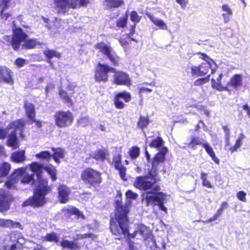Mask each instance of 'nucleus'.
<instances>
[{"mask_svg":"<svg viewBox=\"0 0 250 250\" xmlns=\"http://www.w3.org/2000/svg\"><path fill=\"white\" fill-rule=\"evenodd\" d=\"M156 193H151V191H148L146 193V196L144 200L146 202V204L148 206H154L157 205Z\"/></svg>","mask_w":250,"mask_h":250,"instance_id":"nucleus-31","label":"nucleus"},{"mask_svg":"<svg viewBox=\"0 0 250 250\" xmlns=\"http://www.w3.org/2000/svg\"><path fill=\"white\" fill-rule=\"evenodd\" d=\"M113 75V83L117 85H131V80L127 74L121 71H116Z\"/></svg>","mask_w":250,"mask_h":250,"instance_id":"nucleus-14","label":"nucleus"},{"mask_svg":"<svg viewBox=\"0 0 250 250\" xmlns=\"http://www.w3.org/2000/svg\"><path fill=\"white\" fill-rule=\"evenodd\" d=\"M140 148L136 146H132L129 149V156L132 159H135L138 158L140 155Z\"/></svg>","mask_w":250,"mask_h":250,"instance_id":"nucleus-42","label":"nucleus"},{"mask_svg":"<svg viewBox=\"0 0 250 250\" xmlns=\"http://www.w3.org/2000/svg\"><path fill=\"white\" fill-rule=\"evenodd\" d=\"M77 123L79 125L85 127L88 125L89 120L87 117H82L77 120Z\"/></svg>","mask_w":250,"mask_h":250,"instance_id":"nucleus-54","label":"nucleus"},{"mask_svg":"<svg viewBox=\"0 0 250 250\" xmlns=\"http://www.w3.org/2000/svg\"><path fill=\"white\" fill-rule=\"evenodd\" d=\"M25 125L24 121L22 120H18L13 121L7 127H8V133L10 132V134L8 136L7 142L8 146L15 149L19 147L20 145L16 136V132L19 131L21 135L22 136V131L24 129Z\"/></svg>","mask_w":250,"mask_h":250,"instance_id":"nucleus-5","label":"nucleus"},{"mask_svg":"<svg viewBox=\"0 0 250 250\" xmlns=\"http://www.w3.org/2000/svg\"><path fill=\"white\" fill-rule=\"evenodd\" d=\"M243 108L246 111L247 115L250 117V107L246 104L243 106Z\"/></svg>","mask_w":250,"mask_h":250,"instance_id":"nucleus-64","label":"nucleus"},{"mask_svg":"<svg viewBox=\"0 0 250 250\" xmlns=\"http://www.w3.org/2000/svg\"><path fill=\"white\" fill-rule=\"evenodd\" d=\"M149 85V86H153V84L151 83H144L142 85H140L138 87V90L140 94H141L142 93L146 92V93H150L152 91V89L151 88H148L146 87V86Z\"/></svg>","mask_w":250,"mask_h":250,"instance_id":"nucleus-45","label":"nucleus"},{"mask_svg":"<svg viewBox=\"0 0 250 250\" xmlns=\"http://www.w3.org/2000/svg\"><path fill=\"white\" fill-rule=\"evenodd\" d=\"M24 108L27 117L31 120L35 121V110L34 105L30 103L25 102L24 104Z\"/></svg>","mask_w":250,"mask_h":250,"instance_id":"nucleus-29","label":"nucleus"},{"mask_svg":"<svg viewBox=\"0 0 250 250\" xmlns=\"http://www.w3.org/2000/svg\"><path fill=\"white\" fill-rule=\"evenodd\" d=\"M169 198V196L163 192H159L156 194L157 203L164 204Z\"/></svg>","mask_w":250,"mask_h":250,"instance_id":"nucleus-48","label":"nucleus"},{"mask_svg":"<svg viewBox=\"0 0 250 250\" xmlns=\"http://www.w3.org/2000/svg\"><path fill=\"white\" fill-rule=\"evenodd\" d=\"M25 150H19L14 152L11 156V159L13 162L21 163L23 162L26 159Z\"/></svg>","mask_w":250,"mask_h":250,"instance_id":"nucleus-28","label":"nucleus"},{"mask_svg":"<svg viewBox=\"0 0 250 250\" xmlns=\"http://www.w3.org/2000/svg\"><path fill=\"white\" fill-rule=\"evenodd\" d=\"M149 124V118L147 116H140L137 123L138 127L141 129L146 127Z\"/></svg>","mask_w":250,"mask_h":250,"instance_id":"nucleus-43","label":"nucleus"},{"mask_svg":"<svg viewBox=\"0 0 250 250\" xmlns=\"http://www.w3.org/2000/svg\"><path fill=\"white\" fill-rule=\"evenodd\" d=\"M156 175V173L150 170L149 176L137 177L134 182V187L145 191L150 190L151 193L157 192L160 190V187L155 184V177Z\"/></svg>","mask_w":250,"mask_h":250,"instance_id":"nucleus-4","label":"nucleus"},{"mask_svg":"<svg viewBox=\"0 0 250 250\" xmlns=\"http://www.w3.org/2000/svg\"><path fill=\"white\" fill-rule=\"evenodd\" d=\"M223 77L222 73L218 74L217 76L214 75L211 79V86L213 89H215L219 91H226L228 90L226 86H224L222 84L221 79Z\"/></svg>","mask_w":250,"mask_h":250,"instance_id":"nucleus-21","label":"nucleus"},{"mask_svg":"<svg viewBox=\"0 0 250 250\" xmlns=\"http://www.w3.org/2000/svg\"><path fill=\"white\" fill-rule=\"evenodd\" d=\"M125 196L128 200L125 206L122 205L119 200L116 201V212L115 218L110 220L111 231L115 235L120 236L123 234L125 236H128L131 238H135L138 234L144 239L149 238L150 235L149 229L143 225L138 226L137 229L133 233H129L127 214L129 211V206L131 204L130 200L136 199L138 195L131 190H128L125 193Z\"/></svg>","mask_w":250,"mask_h":250,"instance_id":"nucleus-1","label":"nucleus"},{"mask_svg":"<svg viewBox=\"0 0 250 250\" xmlns=\"http://www.w3.org/2000/svg\"><path fill=\"white\" fill-rule=\"evenodd\" d=\"M11 169V165L8 163H3L0 165V174L4 177L6 176Z\"/></svg>","mask_w":250,"mask_h":250,"instance_id":"nucleus-38","label":"nucleus"},{"mask_svg":"<svg viewBox=\"0 0 250 250\" xmlns=\"http://www.w3.org/2000/svg\"><path fill=\"white\" fill-rule=\"evenodd\" d=\"M95 48L106 56L113 63L117 64L119 63L120 60L119 57L113 51L110 46L107 45L103 42H101L95 45Z\"/></svg>","mask_w":250,"mask_h":250,"instance_id":"nucleus-11","label":"nucleus"},{"mask_svg":"<svg viewBox=\"0 0 250 250\" xmlns=\"http://www.w3.org/2000/svg\"><path fill=\"white\" fill-rule=\"evenodd\" d=\"M0 81L11 85L14 83L12 72L9 68L4 66L0 67Z\"/></svg>","mask_w":250,"mask_h":250,"instance_id":"nucleus-18","label":"nucleus"},{"mask_svg":"<svg viewBox=\"0 0 250 250\" xmlns=\"http://www.w3.org/2000/svg\"><path fill=\"white\" fill-rule=\"evenodd\" d=\"M176 2L179 4L181 7L184 8L187 5L188 1L187 0H176Z\"/></svg>","mask_w":250,"mask_h":250,"instance_id":"nucleus-62","label":"nucleus"},{"mask_svg":"<svg viewBox=\"0 0 250 250\" xmlns=\"http://www.w3.org/2000/svg\"><path fill=\"white\" fill-rule=\"evenodd\" d=\"M29 167L31 170L34 173L33 174L35 173L37 176V180L33 181V185L42 184L44 183H45V184H48L46 179L44 178L42 175L43 168L50 175L53 181H54L57 179L56 176V169L52 165L46 166L43 167L42 165L37 162H33L29 165Z\"/></svg>","mask_w":250,"mask_h":250,"instance_id":"nucleus-3","label":"nucleus"},{"mask_svg":"<svg viewBox=\"0 0 250 250\" xmlns=\"http://www.w3.org/2000/svg\"><path fill=\"white\" fill-rule=\"evenodd\" d=\"M202 146L205 148L206 152L211 157L212 161L215 163L219 164L220 160L216 156L215 152L210 145L205 141L204 144H203Z\"/></svg>","mask_w":250,"mask_h":250,"instance_id":"nucleus-25","label":"nucleus"},{"mask_svg":"<svg viewBox=\"0 0 250 250\" xmlns=\"http://www.w3.org/2000/svg\"><path fill=\"white\" fill-rule=\"evenodd\" d=\"M165 142L160 137H157L156 138L152 141L149 144V146L151 147L157 148L159 151L163 148H166L164 146Z\"/></svg>","mask_w":250,"mask_h":250,"instance_id":"nucleus-32","label":"nucleus"},{"mask_svg":"<svg viewBox=\"0 0 250 250\" xmlns=\"http://www.w3.org/2000/svg\"><path fill=\"white\" fill-rule=\"evenodd\" d=\"M167 152V148H163L155 155L151 162L152 168L150 170L157 174L158 166L164 162L165 156Z\"/></svg>","mask_w":250,"mask_h":250,"instance_id":"nucleus-13","label":"nucleus"},{"mask_svg":"<svg viewBox=\"0 0 250 250\" xmlns=\"http://www.w3.org/2000/svg\"><path fill=\"white\" fill-rule=\"evenodd\" d=\"M0 226L13 227V228H20L21 224L18 222H14L10 220H3L0 219Z\"/></svg>","mask_w":250,"mask_h":250,"instance_id":"nucleus-37","label":"nucleus"},{"mask_svg":"<svg viewBox=\"0 0 250 250\" xmlns=\"http://www.w3.org/2000/svg\"><path fill=\"white\" fill-rule=\"evenodd\" d=\"M39 44L40 42L36 39L27 40L26 39L21 44V46L22 48L30 49L35 48Z\"/></svg>","mask_w":250,"mask_h":250,"instance_id":"nucleus-34","label":"nucleus"},{"mask_svg":"<svg viewBox=\"0 0 250 250\" xmlns=\"http://www.w3.org/2000/svg\"><path fill=\"white\" fill-rule=\"evenodd\" d=\"M60 246L63 249H68L70 250H79L82 247L79 242L70 241L67 240H62L60 243Z\"/></svg>","mask_w":250,"mask_h":250,"instance_id":"nucleus-22","label":"nucleus"},{"mask_svg":"<svg viewBox=\"0 0 250 250\" xmlns=\"http://www.w3.org/2000/svg\"><path fill=\"white\" fill-rule=\"evenodd\" d=\"M10 239L12 243H14L17 245V248L20 249L21 246L25 243L24 238L19 233L13 232L10 234Z\"/></svg>","mask_w":250,"mask_h":250,"instance_id":"nucleus-27","label":"nucleus"},{"mask_svg":"<svg viewBox=\"0 0 250 250\" xmlns=\"http://www.w3.org/2000/svg\"><path fill=\"white\" fill-rule=\"evenodd\" d=\"M58 199L61 203H66L69 199V188L64 185H60L58 188Z\"/></svg>","mask_w":250,"mask_h":250,"instance_id":"nucleus-20","label":"nucleus"},{"mask_svg":"<svg viewBox=\"0 0 250 250\" xmlns=\"http://www.w3.org/2000/svg\"><path fill=\"white\" fill-rule=\"evenodd\" d=\"M11 200V195L6 193L4 190H0V212L6 211L9 208V203Z\"/></svg>","mask_w":250,"mask_h":250,"instance_id":"nucleus-17","label":"nucleus"},{"mask_svg":"<svg viewBox=\"0 0 250 250\" xmlns=\"http://www.w3.org/2000/svg\"><path fill=\"white\" fill-rule=\"evenodd\" d=\"M8 127L5 129L0 128V138L1 139H4L6 135L8 134L7 131Z\"/></svg>","mask_w":250,"mask_h":250,"instance_id":"nucleus-61","label":"nucleus"},{"mask_svg":"<svg viewBox=\"0 0 250 250\" xmlns=\"http://www.w3.org/2000/svg\"><path fill=\"white\" fill-rule=\"evenodd\" d=\"M56 125L60 128L70 126L74 120L73 113L69 111H59L54 116Z\"/></svg>","mask_w":250,"mask_h":250,"instance_id":"nucleus-8","label":"nucleus"},{"mask_svg":"<svg viewBox=\"0 0 250 250\" xmlns=\"http://www.w3.org/2000/svg\"><path fill=\"white\" fill-rule=\"evenodd\" d=\"M82 180L85 183L94 186L102 182L101 174L99 172L90 168H86L81 175Z\"/></svg>","mask_w":250,"mask_h":250,"instance_id":"nucleus-9","label":"nucleus"},{"mask_svg":"<svg viewBox=\"0 0 250 250\" xmlns=\"http://www.w3.org/2000/svg\"><path fill=\"white\" fill-rule=\"evenodd\" d=\"M129 250H140V246L138 243L130 241L129 242Z\"/></svg>","mask_w":250,"mask_h":250,"instance_id":"nucleus-59","label":"nucleus"},{"mask_svg":"<svg viewBox=\"0 0 250 250\" xmlns=\"http://www.w3.org/2000/svg\"><path fill=\"white\" fill-rule=\"evenodd\" d=\"M10 0H1L0 3V8L1 10H4L8 7V4Z\"/></svg>","mask_w":250,"mask_h":250,"instance_id":"nucleus-60","label":"nucleus"},{"mask_svg":"<svg viewBox=\"0 0 250 250\" xmlns=\"http://www.w3.org/2000/svg\"><path fill=\"white\" fill-rule=\"evenodd\" d=\"M43 241L58 242L59 237L54 232L47 234L45 236L42 237Z\"/></svg>","mask_w":250,"mask_h":250,"instance_id":"nucleus-44","label":"nucleus"},{"mask_svg":"<svg viewBox=\"0 0 250 250\" xmlns=\"http://www.w3.org/2000/svg\"><path fill=\"white\" fill-rule=\"evenodd\" d=\"M67 211L70 214L77 215L78 218L81 217L83 219H84V215L76 208L70 207L67 209Z\"/></svg>","mask_w":250,"mask_h":250,"instance_id":"nucleus-52","label":"nucleus"},{"mask_svg":"<svg viewBox=\"0 0 250 250\" xmlns=\"http://www.w3.org/2000/svg\"><path fill=\"white\" fill-rule=\"evenodd\" d=\"M207 174L205 172H202L201 174V179L202 180V185L204 187L208 188H211L212 185L209 181L207 179Z\"/></svg>","mask_w":250,"mask_h":250,"instance_id":"nucleus-51","label":"nucleus"},{"mask_svg":"<svg viewBox=\"0 0 250 250\" xmlns=\"http://www.w3.org/2000/svg\"><path fill=\"white\" fill-rule=\"evenodd\" d=\"M12 24L13 36H4L3 40L7 43H9L14 50L17 51L21 45V43H23L27 39L28 36L21 28L17 27L15 21H13Z\"/></svg>","mask_w":250,"mask_h":250,"instance_id":"nucleus-6","label":"nucleus"},{"mask_svg":"<svg viewBox=\"0 0 250 250\" xmlns=\"http://www.w3.org/2000/svg\"><path fill=\"white\" fill-rule=\"evenodd\" d=\"M89 0H54V5L59 13L64 14L70 9L83 6L89 3Z\"/></svg>","mask_w":250,"mask_h":250,"instance_id":"nucleus-7","label":"nucleus"},{"mask_svg":"<svg viewBox=\"0 0 250 250\" xmlns=\"http://www.w3.org/2000/svg\"><path fill=\"white\" fill-rule=\"evenodd\" d=\"M34 195L32 198H29L22 204L23 207L32 206L35 207L42 206L45 203V195L50 190L47 184L45 183L42 184L33 185Z\"/></svg>","mask_w":250,"mask_h":250,"instance_id":"nucleus-2","label":"nucleus"},{"mask_svg":"<svg viewBox=\"0 0 250 250\" xmlns=\"http://www.w3.org/2000/svg\"><path fill=\"white\" fill-rule=\"evenodd\" d=\"M44 54L48 59H51L53 57L59 58L60 57V54L53 50L46 49L44 51Z\"/></svg>","mask_w":250,"mask_h":250,"instance_id":"nucleus-49","label":"nucleus"},{"mask_svg":"<svg viewBox=\"0 0 250 250\" xmlns=\"http://www.w3.org/2000/svg\"><path fill=\"white\" fill-rule=\"evenodd\" d=\"M130 100L131 95L129 93L125 91L118 93L114 99L115 106L118 109H123L125 105L123 101L124 100L125 102H128Z\"/></svg>","mask_w":250,"mask_h":250,"instance_id":"nucleus-16","label":"nucleus"},{"mask_svg":"<svg viewBox=\"0 0 250 250\" xmlns=\"http://www.w3.org/2000/svg\"><path fill=\"white\" fill-rule=\"evenodd\" d=\"M10 16V14H8V13H3V10H1L0 11V16L1 17L2 19L6 20L7 19V18L8 17H9Z\"/></svg>","mask_w":250,"mask_h":250,"instance_id":"nucleus-63","label":"nucleus"},{"mask_svg":"<svg viewBox=\"0 0 250 250\" xmlns=\"http://www.w3.org/2000/svg\"><path fill=\"white\" fill-rule=\"evenodd\" d=\"M147 16L155 25L161 29L166 30L167 29V24L162 20L158 19L149 14H147Z\"/></svg>","mask_w":250,"mask_h":250,"instance_id":"nucleus-33","label":"nucleus"},{"mask_svg":"<svg viewBox=\"0 0 250 250\" xmlns=\"http://www.w3.org/2000/svg\"><path fill=\"white\" fill-rule=\"evenodd\" d=\"M130 20L134 23V24L132 26V29L130 33V34H132L135 31L136 24L140 21L141 17L138 14L137 12L133 11L130 13Z\"/></svg>","mask_w":250,"mask_h":250,"instance_id":"nucleus-35","label":"nucleus"},{"mask_svg":"<svg viewBox=\"0 0 250 250\" xmlns=\"http://www.w3.org/2000/svg\"><path fill=\"white\" fill-rule=\"evenodd\" d=\"M25 168H26V169L24 173L22 175L19 176V177H22V178L21 180V183L27 184H29L31 182H32L33 180L34 174H31L30 175L26 174V171L27 169V167H26Z\"/></svg>","mask_w":250,"mask_h":250,"instance_id":"nucleus-40","label":"nucleus"},{"mask_svg":"<svg viewBox=\"0 0 250 250\" xmlns=\"http://www.w3.org/2000/svg\"><path fill=\"white\" fill-rule=\"evenodd\" d=\"M35 156L38 158L43 159L48 161L51 158V155L48 151H44L37 154Z\"/></svg>","mask_w":250,"mask_h":250,"instance_id":"nucleus-53","label":"nucleus"},{"mask_svg":"<svg viewBox=\"0 0 250 250\" xmlns=\"http://www.w3.org/2000/svg\"><path fill=\"white\" fill-rule=\"evenodd\" d=\"M59 95L60 97L64 100V102L70 104V105L72 104V100L70 98L69 96L67 95V93L62 90H60L59 92Z\"/></svg>","mask_w":250,"mask_h":250,"instance_id":"nucleus-50","label":"nucleus"},{"mask_svg":"<svg viewBox=\"0 0 250 250\" xmlns=\"http://www.w3.org/2000/svg\"><path fill=\"white\" fill-rule=\"evenodd\" d=\"M209 75L204 78L199 79L194 82L195 85H201L208 83L209 80Z\"/></svg>","mask_w":250,"mask_h":250,"instance_id":"nucleus-56","label":"nucleus"},{"mask_svg":"<svg viewBox=\"0 0 250 250\" xmlns=\"http://www.w3.org/2000/svg\"><path fill=\"white\" fill-rule=\"evenodd\" d=\"M108 155V152L105 149H99L92 153L91 157L97 161H103Z\"/></svg>","mask_w":250,"mask_h":250,"instance_id":"nucleus-30","label":"nucleus"},{"mask_svg":"<svg viewBox=\"0 0 250 250\" xmlns=\"http://www.w3.org/2000/svg\"><path fill=\"white\" fill-rule=\"evenodd\" d=\"M96 236L92 233H84V234H76L74 237V241L76 242V241L80 240L85 239L86 238H91L92 240L96 238Z\"/></svg>","mask_w":250,"mask_h":250,"instance_id":"nucleus-47","label":"nucleus"},{"mask_svg":"<svg viewBox=\"0 0 250 250\" xmlns=\"http://www.w3.org/2000/svg\"><path fill=\"white\" fill-rule=\"evenodd\" d=\"M245 138V135L243 134H241L237 140L236 141L234 145L229 148V151L231 153L236 151L242 146V140Z\"/></svg>","mask_w":250,"mask_h":250,"instance_id":"nucleus-39","label":"nucleus"},{"mask_svg":"<svg viewBox=\"0 0 250 250\" xmlns=\"http://www.w3.org/2000/svg\"><path fill=\"white\" fill-rule=\"evenodd\" d=\"M246 193L244 191H240L237 193L236 196L239 200L245 202H246Z\"/></svg>","mask_w":250,"mask_h":250,"instance_id":"nucleus-58","label":"nucleus"},{"mask_svg":"<svg viewBox=\"0 0 250 250\" xmlns=\"http://www.w3.org/2000/svg\"><path fill=\"white\" fill-rule=\"evenodd\" d=\"M113 72H115V69L113 67L99 63L96 69L95 79L99 82H106L108 81V73Z\"/></svg>","mask_w":250,"mask_h":250,"instance_id":"nucleus-10","label":"nucleus"},{"mask_svg":"<svg viewBox=\"0 0 250 250\" xmlns=\"http://www.w3.org/2000/svg\"><path fill=\"white\" fill-rule=\"evenodd\" d=\"M201 55L202 56V58L206 61L200 65V69L201 71L200 72L201 76L206 75L209 70H211V74H214L217 68L216 64L213 60L209 59L206 54H201Z\"/></svg>","mask_w":250,"mask_h":250,"instance_id":"nucleus-12","label":"nucleus"},{"mask_svg":"<svg viewBox=\"0 0 250 250\" xmlns=\"http://www.w3.org/2000/svg\"><path fill=\"white\" fill-rule=\"evenodd\" d=\"M222 11L223 12L222 16L223 18L224 22L225 23H228L230 20L233 12L230 7L227 4H223L221 6Z\"/></svg>","mask_w":250,"mask_h":250,"instance_id":"nucleus-24","label":"nucleus"},{"mask_svg":"<svg viewBox=\"0 0 250 250\" xmlns=\"http://www.w3.org/2000/svg\"><path fill=\"white\" fill-rule=\"evenodd\" d=\"M188 69L189 70L188 72L190 73L192 76H201V71L200 69V65L198 66L193 65H189L188 67Z\"/></svg>","mask_w":250,"mask_h":250,"instance_id":"nucleus-46","label":"nucleus"},{"mask_svg":"<svg viewBox=\"0 0 250 250\" xmlns=\"http://www.w3.org/2000/svg\"><path fill=\"white\" fill-rule=\"evenodd\" d=\"M122 156L120 154L115 155L113 160V164L116 169L119 171L121 178L124 180H126L125 172L126 168L121 164Z\"/></svg>","mask_w":250,"mask_h":250,"instance_id":"nucleus-19","label":"nucleus"},{"mask_svg":"<svg viewBox=\"0 0 250 250\" xmlns=\"http://www.w3.org/2000/svg\"><path fill=\"white\" fill-rule=\"evenodd\" d=\"M26 168H20L15 170L12 175L5 182V185L9 189H14L16 188L18 182L19 176L24 173Z\"/></svg>","mask_w":250,"mask_h":250,"instance_id":"nucleus-15","label":"nucleus"},{"mask_svg":"<svg viewBox=\"0 0 250 250\" xmlns=\"http://www.w3.org/2000/svg\"><path fill=\"white\" fill-rule=\"evenodd\" d=\"M243 83V76L241 74H235L231 78L228 85L232 86L235 89H237L242 85Z\"/></svg>","mask_w":250,"mask_h":250,"instance_id":"nucleus-26","label":"nucleus"},{"mask_svg":"<svg viewBox=\"0 0 250 250\" xmlns=\"http://www.w3.org/2000/svg\"><path fill=\"white\" fill-rule=\"evenodd\" d=\"M26 63L27 60L21 58H19L16 59L14 62L15 64L19 68L23 66Z\"/></svg>","mask_w":250,"mask_h":250,"instance_id":"nucleus-57","label":"nucleus"},{"mask_svg":"<svg viewBox=\"0 0 250 250\" xmlns=\"http://www.w3.org/2000/svg\"><path fill=\"white\" fill-rule=\"evenodd\" d=\"M205 142L203 139H201L197 137H193L191 138L190 142L188 144V146L189 147L193 149H196V146L202 145Z\"/></svg>","mask_w":250,"mask_h":250,"instance_id":"nucleus-36","label":"nucleus"},{"mask_svg":"<svg viewBox=\"0 0 250 250\" xmlns=\"http://www.w3.org/2000/svg\"><path fill=\"white\" fill-rule=\"evenodd\" d=\"M64 156V151L63 149L61 148H57L55 150L54 153L51 155V157H53L54 161L57 163H59L60 161L59 160V158H62Z\"/></svg>","mask_w":250,"mask_h":250,"instance_id":"nucleus-41","label":"nucleus"},{"mask_svg":"<svg viewBox=\"0 0 250 250\" xmlns=\"http://www.w3.org/2000/svg\"><path fill=\"white\" fill-rule=\"evenodd\" d=\"M127 21V17L126 16L121 17L117 21L116 25L119 27H125L126 25Z\"/></svg>","mask_w":250,"mask_h":250,"instance_id":"nucleus-55","label":"nucleus"},{"mask_svg":"<svg viewBox=\"0 0 250 250\" xmlns=\"http://www.w3.org/2000/svg\"><path fill=\"white\" fill-rule=\"evenodd\" d=\"M124 4L123 0H104L103 1L104 8L111 10L121 7Z\"/></svg>","mask_w":250,"mask_h":250,"instance_id":"nucleus-23","label":"nucleus"}]
</instances>
